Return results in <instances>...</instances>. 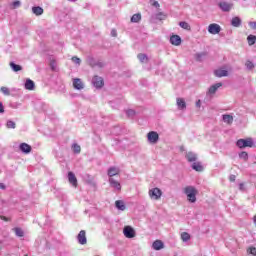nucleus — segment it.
<instances>
[{"label":"nucleus","instance_id":"nucleus-33","mask_svg":"<svg viewBox=\"0 0 256 256\" xmlns=\"http://www.w3.org/2000/svg\"><path fill=\"white\" fill-rule=\"evenodd\" d=\"M14 232L16 233L17 237H23V235H25L23 229L21 228H14Z\"/></svg>","mask_w":256,"mask_h":256},{"label":"nucleus","instance_id":"nucleus-39","mask_svg":"<svg viewBox=\"0 0 256 256\" xmlns=\"http://www.w3.org/2000/svg\"><path fill=\"white\" fill-rule=\"evenodd\" d=\"M150 3L153 7H156V9H159V7H161L158 1L150 0Z\"/></svg>","mask_w":256,"mask_h":256},{"label":"nucleus","instance_id":"nucleus-22","mask_svg":"<svg viewBox=\"0 0 256 256\" xmlns=\"http://www.w3.org/2000/svg\"><path fill=\"white\" fill-rule=\"evenodd\" d=\"M231 26L232 27H240L241 26V18H239V17L232 18Z\"/></svg>","mask_w":256,"mask_h":256},{"label":"nucleus","instance_id":"nucleus-21","mask_svg":"<svg viewBox=\"0 0 256 256\" xmlns=\"http://www.w3.org/2000/svg\"><path fill=\"white\" fill-rule=\"evenodd\" d=\"M192 169H194V171H198V172H201L203 171V164L201 162H194L192 164Z\"/></svg>","mask_w":256,"mask_h":256},{"label":"nucleus","instance_id":"nucleus-15","mask_svg":"<svg viewBox=\"0 0 256 256\" xmlns=\"http://www.w3.org/2000/svg\"><path fill=\"white\" fill-rule=\"evenodd\" d=\"M68 181L73 187H77V177L73 172L68 173Z\"/></svg>","mask_w":256,"mask_h":256},{"label":"nucleus","instance_id":"nucleus-10","mask_svg":"<svg viewBox=\"0 0 256 256\" xmlns=\"http://www.w3.org/2000/svg\"><path fill=\"white\" fill-rule=\"evenodd\" d=\"M148 141L149 143H157V141H159V134L155 131L149 132Z\"/></svg>","mask_w":256,"mask_h":256},{"label":"nucleus","instance_id":"nucleus-8","mask_svg":"<svg viewBox=\"0 0 256 256\" xmlns=\"http://www.w3.org/2000/svg\"><path fill=\"white\" fill-rule=\"evenodd\" d=\"M119 173H121L119 167L112 166L108 169V177H110V179H113V177H115V175H119Z\"/></svg>","mask_w":256,"mask_h":256},{"label":"nucleus","instance_id":"nucleus-11","mask_svg":"<svg viewBox=\"0 0 256 256\" xmlns=\"http://www.w3.org/2000/svg\"><path fill=\"white\" fill-rule=\"evenodd\" d=\"M214 75L216 77H227L229 75V71H227L225 68H219L214 71Z\"/></svg>","mask_w":256,"mask_h":256},{"label":"nucleus","instance_id":"nucleus-20","mask_svg":"<svg viewBox=\"0 0 256 256\" xmlns=\"http://www.w3.org/2000/svg\"><path fill=\"white\" fill-rule=\"evenodd\" d=\"M25 89L28 91H33V89H35V82H33L31 79L26 80Z\"/></svg>","mask_w":256,"mask_h":256},{"label":"nucleus","instance_id":"nucleus-49","mask_svg":"<svg viewBox=\"0 0 256 256\" xmlns=\"http://www.w3.org/2000/svg\"><path fill=\"white\" fill-rule=\"evenodd\" d=\"M196 107H201V100H198V101L196 102Z\"/></svg>","mask_w":256,"mask_h":256},{"label":"nucleus","instance_id":"nucleus-23","mask_svg":"<svg viewBox=\"0 0 256 256\" xmlns=\"http://www.w3.org/2000/svg\"><path fill=\"white\" fill-rule=\"evenodd\" d=\"M177 106L180 109H185L187 107V104L185 103V100L183 98H177Z\"/></svg>","mask_w":256,"mask_h":256},{"label":"nucleus","instance_id":"nucleus-30","mask_svg":"<svg viewBox=\"0 0 256 256\" xmlns=\"http://www.w3.org/2000/svg\"><path fill=\"white\" fill-rule=\"evenodd\" d=\"M10 67L11 69H13V71L17 72V71H21L23 68L20 65H17L13 62L10 63Z\"/></svg>","mask_w":256,"mask_h":256},{"label":"nucleus","instance_id":"nucleus-37","mask_svg":"<svg viewBox=\"0 0 256 256\" xmlns=\"http://www.w3.org/2000/svg\"><path fill=\"white\" fill-rule=\"evenodd\" d=\"M1 93H3L4 95H10V92H9V88L3 86L1 87L0 89Z\"/></svg>","mask_w":256,"mask_h":256},{"label":"nucleus","instance_id":"nucleus-40","mask_svg":"<svg viewBox=\"0 0 256 256\" xmlns=\"http://www.w3.org/2000/svg\"><path fill=\"white\" fill-rule=\"evenodd\" d=\"M72 61H73V63H75L76 65H81V59L78 58L77 56L72 57Z\"/></svg>","mask_w":256,"mask_h":256},{"label":"nucleus","instance_id":"nucleus-6","mask_svg":"<svg viewBox=\"0 0 256 256\" xmlns=\"http://www.w3.org/2000/svg\"><path fill=\"white\" fill-rule=\"evenodd\" d=\"M80 245H87V234L85 230H81L77 236Z\"/></svg>","mask_w":256,"mask_h":256},{"label":"nucleus","instance_id":"nucleus-4","mask_svg":"<svg viewBox=\"0 0 256 256\" xmlns=\"http://www.w3.org/2000/svg\"><path fill=\"white\" fill-rule=\"evenodd\" d=\"M208 33H210L211 35H217L219 33H221V26H219V24H210L208 26Z\"/></svg>","mask_w":256,"mask_h":256},{"label":"nucleus","instance_id":"nucleus-28","mask_svg":"<svg viewBox=\"0 0 256 256\" xmlns=\"http://www.w3.org/2000/svg\"><path fill=\"white\" fill-rule=\"evenodd\" d=\"M141 21V14H134L131 17V22L132 23H139Z\"/></svg>","mask_w":256,"mask_h":256},{"label":"nucleus","instance_id":"nucleus-17","mask_svg":"<svg viewBox=\"0 0 256 256\" xmlns=\"http://www.w3.org/2000/svg\"><path fill=\"white\" fill-rule=\"evenodd\" d=\"M219 87H223V84L221 82L212 85L208 90L209 95H215V93H217V89H219Z\"/></svg>","mask_w":256,"mask_h":256},{"label":"nucleus","instance_id":"nucleus-45","mask_svg":"<svg viewBox=\"0 0 256 256\" xmlns=\"http://www.w3.org/2000/svg\"><path fill=\"white\" fill-rule=\"evenodd\" d=\"M249 26H250L252 29H256V22H249Z\"/></svg>","mask_w":256,"mask_h":256},{"label":"nucleus","instance_id":"nucleus-16","mask_svg":"<svg viewBox=\"0 0 256 256\" xmlns=\"http://www.w3.org/2000/svg\"><path fill=\"white\" fill-rule=\"evenodd\" d=\"M73 87L74 89H78L79 91H81V89H83L85 86L83 85V82L81 81V79L75 78L73 80Z\"/></svg>","mask_w":256,"mask_h":256},{"label":"nucleus","instance_id":"nucleus-51","mask_svg":"<svg viewBox=\"0 0 256 256\" xmlns=\"http://www.w3.org/2000/svg\"><path fill=\"white\" fill-rule=\"evenodd\" d=\"M240 189H243V184H240Z\"/></svg>","mask_w":256,"mask_h":256},{"label":"nucleus","instance_id":"nucleus-13","mask_svg":"<svg viewBox=\"0 0 256 256\" xmlns=\"http://www.w3.org/2000/svg\"><path fill=\"white\" fill-rule=\"evenodd\" d=\"M170 43H171V45H175L176 47H179V45H181V36L172 35L170 37Z\"/></svg>","mask_w":256,"mask_h":256},{"label":"nucleus","instance_id":"nucleus-34","mask_svg":"<svg viewBox=\"0 0 256 256\" xmlns=\"http://www.w3.org/2000/svg\"><path fill=\"white\" fill-rule=\"evenodd\" d=\"M138 59L141 63H147V55L145 54H138Z\"/></svg>","mask_w":256,"mask_h":256},{"label":"nucleus","instance_id":"nucleus-41","mask_svg":"<svg viewBox=\"0 0 256 256\" xmlns=\"http://www.w3.org/2000/svg\"><path fill=\"white\" fill-rule=\"evenodd\" d=\"M248 253H250V255H256V248L255 247H250L248 248Z\"/></svg>","mask_w":256,"mask_h":256},{"label":"nucleus","instance_id":"nucleus-19","mask_svg":"<svg viewBox=\"0 0 256 256\" xmlns=\"http://www.w3.org/2000/svg\"><path fill=\"white\" fill-rule=\"evenodd\" d=\"M152 247H153V249H155V251H161V249H163L164 245L161 240H156L153 242Z\"/></svg>","mask_w":256,"mask_h":256},{"label":"nucleus","instance_id":"nucleus-7","mask_svg":"<svg viewBox=\"0 0 256 256\" xmlns=\"http://www.w3.org/2000/svg\"><path fill=\"white\" fill-rule=\"evenodd\" d=\"M92 83L94 87H96V89H101V87H103L104 85L103 78L99 76H94L92 79Z\"/></svg>","mask_w":256,"mask_h":256},{"label":"nucleus","instance_id":"nucleus-31","mask_svg":"<svg viewBox=\"0 0 256 256\" xmlns=\"http://www.w3.org/2000/svg\"><path fill=\"white\" fill-rule=\"evenodd\" d=\"M239 158L243 159V161H247L249 159V154L245 151L239 153Z\"/></svg>","mask_w":256,"mask_h":256},{"label":"nucleus","instance_id":"nucleus-50","mask_svg":"<svg viewBox=\"0 0 256 256\" xmlns=\"http://www.w3.org/2000/svg\"><path fill=\"white\" fill-rule=\"evenodd\" d=\"M0 189H5V184L0 183Z\"/></svg>","mask_w":256,"mask_h":256},{"label":"nucleus","instance_id":"nucleus-44","mask_svg":"<svg viewBox=\"0 0 256 256\" xmlns=\"http://www.w3.org/2000/svg\"><path fill=\"white\" fill-rule=\"evenodd\" d=\"M0 113H5V107L3 106V103L0 102Z\"/></svg>","mask_w":256,"mask_h":256},{"label":"nucleus","instance_id":"nucleus-25","mask_svg":"<svg viewBox=\"0 0 256 256\" xmlns=\"http://www.w3.org/2000/svg\"><path fill=\"white\" fill-rule=\"evenodd\" d=\"M179 26L182 28V29H185L186 31H191V25H189V23L185 22V21H182L179 23Z\"/></svg>","mask_w":256,"mask_h":256},{"label":"nucleus","instance_id":"nucleus-46","mask_svg":"<svg viewBox=\"0 0 256 256\" xmlns=\"http://www.w3.org/2000/svg\"><path fill=\"white\" fill-rule=\"evenodd\" d=\"M235 179H236V176H235V175H230V177H229V180H230V181L234 182Z\"/></svg>","mask_w":256,"mask_h":256},{"label":"nucleus","instance_id":"nucleus-2","mask_svg":"<svg viewBox=\"0 0 256 256\" xmlns=\"http://www.w3.org/2000/svg\"><path fill=\"white\" fill-rule=\"evenodd\" d=\"M253 145H255L253 138L239 139L236 142V147L239 149H245V147H253Z\"/></svg>","mask_w":256,"mask_h":256},{"label":"nucleus","instance_id":"nucleus-32","mask_svg":"<svg viewBox=\"0 0 256 256\" xmlns=\"http://www.w3.org/2000/svg\"><path fill=\"white\" fill-rule=\"evenodd\" d=\"M181 239H182V241L187 242V241H189V239H191V235H189V233H187V232H183L181 234Z\"/></svg>","mask_w":256,"mask_h":256},{"label":"nucleus","instance_id":"nucleus-1","mask_svg":"<svg viewBox=\"0 0 256 256\" xmlns=\"http://www.w3.org/2000/svg\"><path fill=\"white\" fill-rule=\"evenodd\" d=\"M184 193H185L189 203H195L197 201V193H199V191H197V189L195 187L186 186L184 188Z\"/></svg>","mask_w":256,"mask_h":256},{"label":"nucleus","instance_id":"nucleus-42","mask_svg":"<svg viewBox=\"0 0 256 256\" xmlns=\"http://www.w3.org/2000/svg\"><path fill=\"white\" fill-rule=\"evenodd\" d=\"M127 115H128L129 117H133V115H135V110H128V111H127Z\"/></svg>","mask_w":256,"mask_h":256},{"label":"nucleus","instance_id":"nucleus-35","mask_svg":"<svg viewBox=\"0 0 256 256\" xmlns=\"http://www.w3.org/2000/svg\"><path fill=\"white\" fill-rule=\"evenodd\" d=\"M72 149L75 153H81V146H79L78 144H73Z\"/></svg>","mask_w":256,"mask_h":256},{"label":"nucleus","instance_id":"nucleus-12","mask_svg":"<svg viewBox=\"0 0 256 256\" xmlns=\"http://www.w3.org/2000/svg\"><path fill=\"white\" fill-rule=\"evenodd\" d=\"M110 187L115 189L116 191H121V183L115 180V178H109Z\"/></svg>","mask_w":256,"mask_h":256},{"label":"nucleus","instance_id":"nucleus-18","mask_svg":"<svg viewBox=\"0 0 256 256\" xmlns=\"http://www.w3.org/2000/svg\"><path fill=\"white\" fill-rule=\"evenodd\" d=\"M19 149L20 151H22V153H26V154L31 153V145L27 143H21L19 146Z\"/></svg>","mask_w":256,"mask_h":256},{"label":"nucleus","instance_id":"nucleus-5","mask_svg":"<svg viewBox=\"0 0 256 256\" xmlns=\"http://www.w3.org/2000/svg\"><path fill=\"white\" fill-rule=\"evenodd\" d=\"M123 233L127 239H133V237H135V229L131 226L124 227Z\"/></svg>","mask_w":256,"mask_h":256},{"label":"nucleus","instance_id":"nucleus-48","mask_svg":"<svg viewBox=\"0 0 256 256\" xmlns=\"http://www.w3.org/2000/svg\"><path fill=\"white\" fill-rule=\"evenodd\" d=\"M96 65H97L98 67H103L105 64H103V62H98Z\"/></svg>","mask_w":256,"mask_h":256},{"label":"nucleus","instance_id":"nucleus-47","mask_svg":"<svg viewBox=\"0 0 256 256\" xmlns=\"http://www.w3.org/2000/svg\"><path fill=\"white\" fill-rule=\"evenodd\" d=\"M111 35H112V37H117V31L112 30V31H111Z\"/></svg>","mask_w":256,"mask_h":256},{"label":"nucleus","instance_id":"nucleus-24","mask_svg":"<svg viewBox=\"0 0 256 256\" xmlns=\"http://www.w3.org/2000/svg\"><path fill=\"white\" fill-rule=\"evenodd\" d=\"M115 205L117 207V209H119L120 211H125V203L121 200H117L115 202Z\"/></svg>","mask_w":256,"mask_h":256},{"label":"nucleus","instance_id":"nucleus-29","mask_svg":"<svg viewBox=\"0 0 256 256\" xmlns=\"http://www.w3.org/2000/svg\"><path fill=\"white\" fill-rule=\"evenodd\" d=\"M248 45H255L256 43V36L254 35H249L247 37Z\"/></svg>","mask_w":256,"mask_h":256},{"label":"nucleus","instance_id":"nucleus-36","mask_svg":"<svg viewBox=\"0 0 256 256\" xmlns=\"http://www.w3.org/2000/svg\"><path fill=\"white\" fill-rule=\"evenodd\" d=\"M245 66H246L247 69H249L250 71H251V69H254V68H255V64H253V62H251V61H249V60L245 63Z\"/></svg>","mask_w":256,"mask_h":256},{"label":"nucleus","instance_id":"nucleus-3","mask_svg":"<svg viewBox=\"0 0 256 256\" xmlns=\"http://www.w3.org/2000/svg\"><path fill=\"white\" fill-rule=\"evenodd\" d=\"M161 195H163V192L159 188H152L149 190V197L154 201H159V199H161Z\"/></svg>","mask_w":256,"mask_h":256},{"label":"nucleus","instance_id":"nucleus-9","mask_svg":"<svg viewBox=\"0 0 256 256\" xmlns=\"http://www.w3.org/2000/svg\"><path fill=\"white\" fill-rule=\"evenodd\" d=\"M220 9H222L225 12L231 11L233 9V3L222 1L219 3Z\"/></svg>","mask_w":256,"mask_h":256},{"label":"nucleus","instance_id":"nucleus-38","mask_svg":"<svg viewBox=\"0 0 256 256\" xmlns=\"http://www.w3.org/2000/svg\"><path fill=\"white\" fill-rule=\"evenodd\" d=\"M7 127H8V129H15L16 124H15V122L9 120V121L7 122Z\"/></svg>","mask_w":256,"mask_h":256},{"label":"nucleus","instance_id":"nucleus-26","mask_svg":"<svg viewBox=\"0 0 256 256\" xmlns=\"http://www.w3.org/2000/svg\"><path fill=\"white\" fill-rule=\"evenodd\" d=\"M223 121L224 123H228L230 125V123H233V116L225 114L223 115Z\"/></svg>","mask_w":256,"mask_h":256},{"label":"nucleus","instance_id":"nucleus-14","mask_svg":"<svg viewBox=\"0 0 256 256\" xmlns=\"http://www.w3.org/2000/svg\"><path fill=\"white\" fill-rule=\"evenodd\" d=\"M185 158L189 163H195V161H197V154L194 152H187Z\"/></svg>","mask_w":256,"mask_h":256},{"label":"nucleus","instance_id":"nucleus-27","mask_svg":"<svg viewBox=\"0 0 256 256\" xmlns=\"http://www.w3.org/2000/svg\"><path fill=\"white\" fill-rule=\"evenodd\" d=\"M32 11L34 13V15H43V8L37 6V7H33Z\"/></svg>","mask_w":256,"mask_h":256},{"label":"nucleus","instance_id":"nucleus-43","mask_svg":"<svg viewBox=\"0 0 256 256\" xmlns=\"http://www.w3.org/2000/svg\"><path fill=\"white\" fill-rule=\"evenodd\" d=\"M20 5H21V2H19V1L13 2V7H14V8H17V7H19Z\"/></svg>","mask_w":256,"mask_h":256}]
</instances>
